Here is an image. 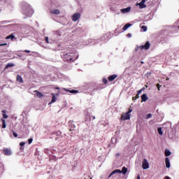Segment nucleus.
I'll return each mask as SVG.
<instances>
[{"label":"nucleus","instance_id":"nucleus-36","mask_svg":"<svg viewBox=\"0 0 179 179\" xmlns=\"http://www.w3.org/2000/svg\"><path fill=\"white\" fill-rule=\"evenodd\" d=\"M142 90H143V89H141V90H139L138 92H137V94H138V96H139V94H141V93H142Z\"/></svg>","mask_w":179,"mask_h":179},{"label":"nucleus","instance_id":"nucleus-18","mask_svg":"<svg viewBox=\"0 0 179 179\" xmlns=\"http://www.w3.org/2000/svg\"><path fill=\"white\" fill-rule=\"evenodd\" d=\"M131 26H132V24L129 23L126 24L123 27V31H125V30H127L129 27H131Z\"/></svg>","mask_w":179,"mask_h":179},{"label":"nucleus","instance_id":"nucleus-39","mask_svg":"<svg viewBox=\"0 0 179 179\" xmlns=\"http://www.w3.org/2000/svg\"><path fill=\"white\" fill-rule=\"evenodd\" d=\"M24 52H27V54H30V50H25Z\"/></svg>","mask_w":179,"mask_h":179},{"label":"nucleus","instance_id":"nucleus-6","mask_svg":"<svg viewBox=\"0 0 179 179\" xmlns=\"http://www.w3.org/2000/svg\"><path fill=\"white\" fill-rule=\"evenodd\" d=\"M142 167H143V170H148V169H149V162H148V159H144L143 160Z\"/></svg>","mask_w":179,"mask_h":179},{"label":"nucleus","instance_id":"nucleus-43","mask_svg":"<svg viewBox=\"0 0 179 179\" xmlns=\"http://www.w3.org/2000/svg\"><path fill=\"white\" fill-rule=\"evenodd\" d=\"M127 37H131V34H128Z\"/></svg>","mask_w":179,"mask_h":179},{"label":"nucleus","instance_id":"nucleus-15","mask_svg":"<svg viewBox=\"0 0 179 179\" xmlns=\"http://www.w3.org/2000/svg\"><path fill=\"white\" fill-rule=\"evenodd\" d=\"M148 95H146V94H143L142 96H141V100L142 101H146L147 100H148Z\"/></svg>","mask_w":179,"mask_h":179},{"label":"nucleus","instance_id":"nucleus-46","mask_svg":"<svg viewBox=\"0 0 179 179\" xmlns=\"http://www.w3.org/2000/svg\"><path fill=\"white\" fill-rule=\"evenodd\" d=\"M69 131H73V129H70Z\"/></svg>","mask_w":179,"mask_h":179},{"label":"nucleus","instance_id":"nucleus-8","mask_svg":"<svg viewBox=\"0 0 179 179\" xmlns=\"http://www.w3.org/2000/svg\"><path fill=\"white\" fill-rule=\"evenodd\" d=\"M120 12L122 13H129V12H131V7H127L126 8H122L120 10Z\"/></svg>","mask_w":179,"mask_h":179},{"label":"nucleus","instance_id":"nucleus-21","mask_svg":"<svg viewBox=\"0 0 179 179\" xmlns=\"http://www.w3.org/2000/svg\"><path fill=\"white\" fill-rule=\"evenodd\" d=\"M9 38H10L11 40H13V38H15L13 34H11L10 35L6 36V40H9Z\"/></svg>","mask_w":179,"mask_h":179},{"label":"nucleus","instance_id":"nucleus-26","mask_svg":"<svg viewBox=\"0 0 179 179\" xmlns=\"http://www.w3.org/2000/svg\"><path fill=\"white\" fill-rule=\"evenodd\" d=\"M157 131H158V134H159V135H163V131H162V127H158L157 129Z\"/></svg>","mask_w":179,"mask_h":179},{"label":"nucleus","instance_id":"nucleus-33","mask_svg":"<svg viewBox=\"0 0 179 179\" xmlns=\"http://www.w3.org/2000/svg\"><path fill=\"white\" fill-rule=\"evenodd\" d=\"M13 135L15 138H17V134L15 131H13Z\"/></svg>","mask_w":179,"mask_h":179},{"label":"nucleus","instance_id":"nucleus-3","mask_svg":"<svg viewBox=\"0 0 179 179\" xmlns=\"http://www.w3.org/2000/svg\"><path fill=\"white\" fill-rule=\"evenodd\" d=\"M149 50L150 48V43L149 41H147L145 45L137 46L135 49V51H138V50Z\"/></svg>","mask_w":179,"mask_h":179},{"label":"nucleus","instance_id":"nucleus-12","mask_svg":"<svg viewBox=\"0 0 179 179\" xmlns=\"http://www.w3.org/2000/svg\"><path fill=\"white\" fill-rule=\"evenodd\" d=\"M64 90H65V92H69V93H72L73 94H76L77 93H79V91L76 90H66V88H64Z\"/></svg>","mask_w":179,"mask_h":179},{"label":"nucleus","instance_id":"nucleus-20","mask_svg":"<svg viewBox=\"0 0 179 179\" xmlns=\"http://www.w3.org/2000/svg\"><path fill=\"white\" fill-rule=\"evenodd\" d=\"M121 173H122V174H125L126 173H128V169H127V167L125 166L122 167Z\"/></svg>","mask_w":179,"mask_h":179},{"label":"nucleus","instance_id":"nucleus-22","mask_svg":"<svg viewBox=\"0 0 179 179\" xmlns=\"http://www.w3.org/2000/svg\"><path fill=\"white\" fill-rule=\"evenodd\" d=\"M14 66H15V64H13V63H8V64L6 66L5 69H8V68H10V67Z\"/></svg>","mask_w":179,"mask_h":179},{"label":"nucleus","instance_id":"nucleus-16","mask_svg":"<svg viewBox=\"0 0 179 179\" xmlns=\"http://www.w3.org/2000/svg\"><path fill=\"white\" fill-rule=\"evenodd\" d=\"M17 82H19L20 83H23V78L20 75L17 76Z\"/></svg>","mask_w":179,"mask_h":179},{"label":"nucleus","instance_id":"nucleus-10","mask_svg":"<svg viewBox=\"0 0 179 179\" xmlns=\"http://www.w3.org/2000/svg\"><path fill=\"white\" fill-rule=\"evenodd\" d=\"M34 92L36 93V96L38 97V99H41V97H44V94H43V93H41L37 90H35Z\"/></svg>","mask_w":179,"mask_h":179},{"label":"nucleus","instance_id":"nucleus-28","mask_svg":"<svg viewBox=\"0 0 179 179\" xmlns=\"http://www.w3.org/2000/svg\"><path fill=\"white\" fill-rule=\"evenodd\" d=\"M149 118H152V113H148L146 116V119L149 120Z\"/></svg>","mask_w":179,"mask_h":179},{"label":"nucleus","instance_id":"nucleus-29","mask_svg":"<svg viewBox=\"0 0 179 179\" xmlns=\"http://www.w3.org/2000/svg\"><path fill=\"white\" fill-rule=\"evenodd\" d=\"M108 82V81L106 78H103V83H104V85H107Z\"/></svg>","mask_w":179,"mask_h":179},{"label":"nucleus","instance_id":"nucleus-32","mask_svg":"<svg viewBox=\"0 0 179 179\" xmlns=\"http://www.w3.org/2000/svg\"><path fill=\"white\" fill-rule=\"evenodd\" d=\"M132 112V108H131V106L129 107L128 112H127V113L130 114V113Z\"/></svg>","mask_w":179,"mask_h":179},{"label":"nucleus","instance_id":"nucleus-38","mask_svg":"<svg viewBox=\"0 0 179 179\" xmlns=\"http://www.w3.org/2000/svg\"><path fill=\"white\" fill-rule=\"evenodd\" d=\"M157 87L158 90H160V84L157 83Z\"/></svg>","mask_w":179,"mask_h":179},{"label":"nucleus","instance_id":"nucleus-1","mask_svg":"<svg viewBox=\"0 0 179 179\" xmlns=\"http://www.w3.org/2000/svg\"><path fill=\"white\" fill-rule=\"evenodd\" d=\"M63 59L66 62H73V61H76V57H75V53L69 52L64 55Z\"/></svg>","mask_w":179,"mask_h":179},{"label":"nucleus","instance_id":"nucleus-30","mask_svg":"<svg viewBox=\"0 0 179 179\" xmlns=\"http://www.w3.org/2000/svg\"><path fill=\"white\" fill-rule=\"evenodd\" d=\"M139 97V94H136V96H133V100H136Z\"/></svg>","mask_w":179,"mask_h":179},{"label":"nucleus","instance_id":"nucleus-5","mask_svg":"<svg viewBox=\"0 0 179 179\" xmlns=\"http://www.w3.org/2000/svg\"><path fill=\"white\" fill-rule=\"evenodd\" d=\"M131 119V115L128 114V113H124L122 115L120 120L122 121H127V120H130Z\"/></svg>","mask_w":179,"mask_h":179},{"label":"nucleus","instance_id":"nucleus-4","mask_svg":"<svg viewBox=\"0 0 179 179\" xmlns=\"http://www.w3.org/2000/svg\"><path fill=\"white\" fill-rule=\"evenodd\" d=\"M80 18V13H74L71 17L73 22H78V20H79Z\"/></svg>","mask_w":179,"mask_h":179},{"label":"nucleus","instance_id":"nucleus-9","mask_svg":"<svg viewBox=\"0 0 179 179\" xmlns=\"http://www.w3.org/2000/svg\"><path fill=\"white\" fill-rule=\"evenodd\" d=\"M117 78H118V76L116 74H113L109 76L108 80H109V82H113V80H115V79H117Z\"/></svg>","mask_w":179,"mask_h":179},{"label":"nucleus","instance_id":"nucleus-34","mask_svg":"<svg viewBox=\"0 0 179 179\" xmlns=\"http://www.w3.org/2000/svg\"><path fill=\"white\" fill-rule=\"evenodd\" d=\"M31 142H33V138H29V139H28V143H29V145H30V143H31Z\"/></svg>","mask_w":179,"mask_h":179},{"label":"nucleus","instance_id":"nucleus-48","mask_svg":"<svg viewBox=\"0 0 179 179\" xmlns=\"http://www.w3.org/2000/svg\"><path fill=\"white\" fill-rule=\"evenodd\" d=\"M56 96H58V94H57Z\"/></svg>","mask_w":179,"mask_h":179},{"label":"nucleus","instance_id":"nucleus-24","mask_svg":"<svg viewBox=\"0 0 179 179\" xmlns=\"http://www.w3.org/2000/svg\"><path fill=\"white\" fill-rule=\"evenodd\" d=\"M3 113V118H8V115H6V110H2Z\"/></svg>","mask_w":179,"mask_h":179},{"label":"nucleus","instance_id":"nucleus-42","mask_svg":"<svg viewBox=\"0 0 179 179\" xmlns=\"http://www.w3.org/2000/svg\"><path fill=\"white\" fill-rule=\"evenodd\" d=\"M92 120H96V117L95 116H92Z\"/></svg>","mask_w":179,"mask_h":179},{"label":"nucleus","instance_id":"nucleus-11","mask_svg":"<svg viewBox=\"0 0 179 179\" xmlns=\"http://www.w3.org/2000/svg\"><path fill=\"white\" fill-rule=\"evenodd\" d=\"M3 153L5 156H10L12 155V152L8 148L3 150Z\"/></svg>","mask_w":179,"mask_h":179},{"label":"nucleus","instance_id":"nucleus-13","mask_svg":"<svg viewBox=\"0 0 179 179\" xmlns=\"http://www.w3.org/2000/svg\"><path fill=\"white\" fill-rule=\"evenodd\" d=\"M117 173L121 174V170H120V169L114 170V171L109 175L108 178H110V177H111V176H114V174H117Z\"/></svg>","mask_w":179,"mask_h":179},{"label":"nucleus","instance_id":"nucleus-23","mask_svg":"<svg viewBox=\"0 0 179 179\" xmlns=\"http://www.w3.org/2000/svg\"><path fill=\"white\" fill-rule=\"evenodd\" d=\"M171 155V152H170V150H165V156L166 157H169V156H170Z\"/></svg>","mask_w":179,"mask_h":179},{"label":"nucleus","instance_id":"nucleus-7","mask_svg":"<svg viewBox=\"0 0 179 179\" xmlns=\"http://www.w3.org/2000/svg\"><path fill=\"white\" fill-rule=\"evenodd\" d=\"M145 2H146V0H142L140 3H136V6H139L140 9H144V8H146Z\"/></svg>","mask_w":179,"mask_h":179},{"label":"nucleus","instance_id":"nucleus-41","mask_svg":"<svg viewBox=\"0 0 179 179\" xmlns=\"http://www.w3.org/2000/svg\"><path fill=\"white\" fill-rule=\"evenodd\" d=\"M165 179H171L169 176H165Z\"/></svg>","mask_w":179,"mask_h":179},{"label":"nucleus","instance_id":"nucleus-31","mask_svg":"<svg viewBox=\"0 0 179 179\" xmlns=\"http://www.w3.org/2000/svg\"><path fill=\"white\" fill-rule=\"evenodd\" d=\"M24 145H26V143H24V142H21L20 143V145L21 146V148H23V146H24Z\"/></svg>","mask_w":179,"mask_h":179},{"label":"nucleus","instance_id":"nucleus-44","mask_svg":"<svg viewBox=\"0 0 179 179\" xmlns=\"http://www.w3.org/2000/svg\"><path fill=\"white\" fill-rule=\"evenodd\" d=\"M116 156L117 157L120 156V153L116 154Z\"/></svg>","mask_w":179,"mask_h":179},{"label":"nucleus","instance_id":"nucleus-14","mask_svg":"<svg viewBox=\"0 0 179 179\" xmlns=\"http://www.w3.org/2000/svg\"><path fill=\"white\" fill-rule=\"evenodd\" d=\"M165 163H166V169H170L171 165H170V159L169 157H166L165 159Z\"/></svg>","mask_w":179,"mask_h":179},{"label":"nucleus","instance_id":"nucleus-35","mask_svg":"<svg viewBox=\"0 0 179 179\" xmlns=\"http://www.w3.org/2000/svg\"><path fill=\"white\" fill-rule=\"evenodd\" d=\"M45 43H47V44H48V43H50V42H48V36H46L45 38Z\"/></svg>","mask_w":179,"mask_h":179},{"label":"nucleus","instance_id":"nucleus-19","mask_svg":"<svg viewBox=\"0 0 179 179\" xmlns=\"http://www.w3.org/2000/svg\"><path fill=\"white\" fill-rule=\"evenodd\" d=\"M52 97L50 103H55V101H57V97L55 96V94L52 93Z\"/></svg>","mask_w":179,"mask_h":179},{"label":"nucleus","instance_id":"nucleus-45","mask_svg":"<svg viewBox=\"0 0 179 179\" xmlns=\"http://www.w3.org/2000/svg\"><path fill=\"white\" fill-rule=\"evenodd\" d=\"M55 89H57V90H59V87H56Z\"/></svg>","mask_w":179,"mask_h":179},{"label":"nucleus","instance_id":"nucleus-40","mask_svg":"<svg viewBox=\"0 0 179 179\" xmlns=\"http://www.w3.org/2000/svg\"><path fill=\"white\" fill-rule=\"evenodd\" d=\"M137 179H141V176L140 175L137 176Z\"/></svg>","mask_w":179,"mask_h":179},{"label":"nucleus","instance_id":"nucleus-27","mask_svg":"<svg viewBox=\"0 0 179 179\" xmlns=\"http://www.w3.org/2000/svg\"><path fill=\"white\" fill-rule=\"evenodd\" d=\"M141 29L143 30V31H146L148 30V27L147 26H142Z\"/></svg>","mask_w":179,"mask_h":179},{"label":"nucleus","instance_id":"nucleus-37","mask_svg":"<svg viewBox=\"0 0 179 179\" xmlns=\"http://www.w3.org/2000/svg\"><path fill=\"white\" fill-rule=\"evenodd\" d=\"M5 45H8V43H1L0 47H3Z\"/></svg>","mask_w":179,"mask_h":179},{"label":"nucleus","instance_id":"nucleus-2","mask_svg":"<svg viewBox=\"0 0 179 179\" xmlns=\"http://www.w3.org/2000/svg\"><path fill=\"white\" fill-rule=\"evenodd\" d=\"M22 13L26 16H30V14L33 13V10L28 4H26L24 6L22 7Z\"/></svg>","mask_w":179,"mask_h":179},{"label":"nucleus","instance_id":"nucleus-47","mask_svg":"<svg viewBox=\"0 0 179 179\" xmlns=\"http://www.w3.org/2000/svg\"><path fill=\"white\" fill-rule=\"evenodd\" d=\"M166 80H169V78H166Z\"/></svg>","mask_w":179,"mask_h":179},{"label":"nucleus","instance_id":"nucleus-25","mask_svg":"<svg viewBox=\"0 0 179 179\" xmlns=\"http://www.w3.org/2000/svg\"><path fill=\"white\" fill-rule=\"evenodd\" d=\"M1 121H2V128H6V122L5 121V120L3 119H1Z\"/></svg>","mask_w":179,"mask_h":179},{"label":"nucleus","instance_id":"nucleus-17","mask_svg":"<svg viewBox=\"0 0 179 179\" xmlns=\"http://www.w3.org/2000/svg\"><path fill=\"white\" fill-rule=\"evenodd\" d=\"M51 13H52L53 15H59L60 11L58 9H55L51 11Z\"/></svg>","mask_w":179,"mask_h":179}]
</instances>
